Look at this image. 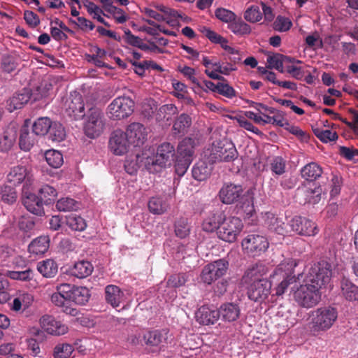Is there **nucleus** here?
Returning <instances> with one entry per match:
<instances>
[{
	"label": "nucleus",
	"mask_w": 358,
	"mask_h": 358,
	"mask_svg": "<svg viewBox=\"0 0 358 358\" xmlns=\"http://www.w3.org/2000/svg\"><path fill=\"white\" fill-rule=\"evenodd\" d=\"M297 266L296 260L293 259H287L280 264L270 275V282L273 283L278 282V285L274 288V295H282L288 286L296 282V278L294 273V268Z\"/></svg>",
	"instance_id": "f257e3e1"
},
{
	"label": "nucleus",
	"mask_w": 358,
	"mask_h": 358,
	"mask_svg": "<svg viewBox=\"0 0 358 358\" xmlns=\"http://www.w3.org/2000/svg\"><path fill=\"white\" fill-rule=\"evenodd\" d=\"M310 328L314 333L329 330L336 322L338 313L336 308L327 306L317 308L310 313Z\"/></svg>",
	"instance_id": "f03ea898"
},
{
	"label": "nucleus",
	"mask_w": 358,
	"mask_h": 358,
	"mask_svg": "<svg viewBox=\"0 0 358 358\" xmlns=\"http://www.w3.org/2000/svg\"><path fill=\"white\" fill-rule=\"evenodd\" d=\"M175 158L174 146L170 143L166 142L158 146L156 155L154 157H146L144 164L145 168L152 171L153 166H158L159 168H164L171 166Z\"/></svg>",
	"instance_id": "7ed1b4c3"
},
{
	"label": "nucleus",
	"mask_w": 358,
	"mask_h": 358,
	"mask_svg": "<svg viewBox=\"0 0 358 358\" xmlns=\"http://www.w3.org/2000/svg\"><path fill=\"white\" fill-rule=\"evenodd\" d=\"M134 106V101L129 96H118L108 106V116L113 120L125 119L133 113Z\"/></svg>",
	"instance_id": "20e7f679"
},
{
	"label": "nucleus",
	"mask_w": 358,
	"mask_h": 358,
	"mask_svg": "<svg viewBox=\"0 0 358 358\" xmlns=\"http://www.w3.org/2000/svg\"><path fill=\"white\" fill-rule=\"evenodd\" d=\"M238 155V153L233 143L217 141L213 144L208 161L211 164L220 162H229L235 160Z\"/></svg>",
	"instance_id": "39448f33"
},
{
	"label": "nucleus",
	"mask_w": 358,
	"mask_h": 358,
	"mask_svg": "<svg viewBox=\"0 0 358 358\" xmlns=\"http://www.w3.org/2000/svg\"><path fill=\"white\" fill-rule=\"evenodd\" d=\"M295 301L301 307L310 308L316 306L321 299L320 289L307 282L294 292Z\"/></svg>",
	"instance_id": "423d86ee"
},
{
	"label": "nucleus",
	"mask_w": 358,
	"mask_h": 358,
	"mask_svg": "<svg viewBox=\"0 0 358 358\" xmlns=\"http://www.w3.org/2000/svg\"><path fill=\"white\" fill-rule=\"evenodd\" d=\"M331 275V265L327 262H321L311 266L306 280L320 289L330 282Z\"/></svg>",
	"instance_id": "0eeeda50"
},
{
	"label": "nucleus",
	"mask_w": 358,
	"mask_h": 358,
	"mask_svg": "<svg viewBox=\"0 0 358 358\" xmlns=\"http://www.w3.org/2000/svg\"><path fill=\"white\" fill-rule=\"evenodd\" d=\"M243 227L242 220L237 217H225L224 215L219 231H217L218 238L221 240L233 243Z\"/></svg>",
	"instance_id": "6e6552de"
},
{
	"label": "nucleus",
	"mask_w": 358,
	"mask_h": 358,
	"mask_svg": "<svg viewBox=\"0 0 358 358\" xmlns=\"http://www.w3.org/2000/svg\"><path fill=\"white\" fill-rule=\"evenodd\" d=\"M104 120L103 113L100 108L96 107L90 108L84 125L85 134L91 138L99 136L104 129Z\"/></svg>",
	"instance_id": "1a4fd4ad"
},
{
	"label": "nucleus",
	"mask_w": 358,
	"mask_h": 358,
	"mask_svg": "<svg viewBox=\"0 0 358 358\" xmlns=\"http://www.w3.org/2000/svg\"><path fill=\"white\" fill-rule=\"evenodd\" d=\"M69 290V284L63 283L57 286V292L52 294L51 301L56 306L60 308L63 313L71 316H76L78 314V310L71 306L68 295Z\"/></svg>",
	"instance_id": "9d476101"
},
{
	"label": "nucleus",
	"mask_w": 358,
	"mask_h": 358,
	"mask_svg": "<svg viewBox=\"0 0 358 358\" xmlns=\"http://www.w3.org/2000/svg\"><path fill=\"white\" fill-rule=\"evenodd\" d=\"M229 262L220 259L205 266L201 274V280L208 285H210L217 279L222 277L227 273Z\"/></svg>",
	"instance_id": "9b49d317"
},
{
	"label": "nucleus",
	"mask_w": 358,
	"mask_h": 358,
	"mask_svg": "<svg viewBox=\"0 0 358 358\" xmlns=\"http://www.w3.org/2000/svg\"><path fill=\"white\" fill-rule=\"evenodd\" d=\"M243 250L249 255L255 257L266 251L269 243L266 237L259 234H248L241 243Z\"/></svg>",
	"instance_id": "f8f14e48"
},
{
	"label": "nucleus",
	"mask_w": 358,
	"mask_h": 358,
	"mask_svg": "<svg viewBox=\"0 0 358 358\" xmlns=\"http://www.w3.org/2000/svg\"><path fill=\"white\" fill-rule=\"evenodd\" d=\"M245 286L248 298L257 303L265 301L271 292V282L268 280H259Z\"/></svg>",
	"instance_id": "ddd939ff"
},
{
	"label": "nucleus",
	"mask_w": 358,
	"mask_h": 358,
	"mask_svg": "<svg viewBox=\"0 0 358 358\" xmlns=\"http://www.w3.org/2000/svg\"><path fill=\"white\" fill-rule=\"evenodd\" d=\"M64 108L66 114L74 120H80L85 115L83 96L77 92L70 94L64 103Z\"/></svg>",
	"instance_id": "4468645a"
},
{
	"label": "nucleus",
	"mask_w": 358,
	"mask_h": 358,
	"mask_svg": "<svg viewBox=\"0 0 358 358\" xmlns=\"http://www.w3.org/2000/svg\"><path fill=\"white\" fill-rule=\"evenodd\" d=\"M289 225L292 231L301 236H315L319 232L317 226L314 222L301 216H295L292 218Z\"/></svg>",
	"instance_id": "2eb2a0df"
},
{
	"label": "nucleus",
	"mask_w": 358,
	"mask_h": 358,
	"mask_svg": "<svg viewBox=\"0 0 358 358\" xmlns=\"http://www.w3.org/2000/svg\"><path fill=\"white\" fill-rule=\"evenodd\" d=\"M8 182L16 186L24 182L23 189L32 185L33 176L24 166H16L11 169L7 176Z\"/></svg>",
	"instance_id": "dca6fc26"
},
{
	"label": "nucleus",
	"mask_w": 358,
	"mask_h": 358,
	"mask_svg": "<svg viewBox=\"0 0 358 358\" xmlns=\"http://www.w3.org/2000/svg\"><path fill=\"white\" fill-rule=\"evenodd\" d=\"M40 324L45 331L51 335L61 336L68 331V327L52 315L42 316L40 319Z\"/></svg>",
	"instance_id": "f3484780"
},
{
	"label": "nucleus",
	"mask_w": 358,
	"mask_h": 358,
	"mask_svg": "<svg viewBox=\"0 0 358 358\" xmlns=\"http://www.w3.org/2000/svg\"><path fill=\"white\" fill-rule=\"evenodd\" d=\"M129 142L126 134L120 129L114 131L109 140V148L116 155L125 154L129 148Z\"/></svg>",
	"instance_id": "a211bd4d"
},
{
	"label": "nucleus",
	"mask_w": 358,
	"mask_h": 358,
	"mask_svg": "<svg viewBox=\"0 0 358 358\" xmlns=\"http://www.w3.org/2000/svg\"><path fill=\"white\" fill-rule=\"evenodd\" d=\"M243 189L241 185L224 183L219 192L220 200L224 204H231L241 196Z\"/></svg>",
	"instance_id": "6ab92c4d"
},
{
	"label": "nucleus",
	"mask_w": 358,
	"mask_h": 358,
	"mask_svg": "<svg viewBox=\"0 0 358 358\" xmlns=\"http://www.w3.org/2000/svg\"><path fill=\"white\" fill-rule=\"evenodd\" d=\"M124 134L131 145H142L147 138V131L145 127L138 122L130 124Z\"/></svg>",
	"instance_id": "aec40b11"
},
{
	"label": "nucleus",
	"mask_w": 358,
	"mask_h": 358,
	"mask_svg": "<svg viewBox=\"0 0 358 358\" xmlns=\"http://www.w3.org/2000/svg\"><path fill=\"white\" fill-rule=\"evenodd\" d=\"M22 203L24 207L30 213L42 216L45 214L43 209V201L40 196L29 192L28 189H23Z\"/></svg>",
	"instance_id": "412c9836"
},
{
	"label": "nucleus",
	"mask_w": 358,
	"mask_h": 358,
	"mask_svg": "<svg viewBox=\"0 0 358 358\" xmlns=\"http://www.w3.org/2000/svg\"><path fill=\"white\" fill-rule=\"evenodd\" d=\"M267 273V268L262 264H255L249 266L242 277L241 282L243 285L267 280L264 276Z\"/></svg>",
	"instance_id": "4be33fe9"
},
{
	"label": "nucleus",
	"mask_w": 358,
	"mask_h": 358,
	"mask_svg": "<svg viewBox=\"0 0 358 358\" xmlns=\"http://www.w3.org/2000/svg\"><path fill=\"white\" fill-rule=\"evenodd\" d=\"M105 300L113 308H118L125 301L126 296L118 286L108 285L105 287Z\"/></svg>",
	"instance_id": "5701e85b"
},
{
	"label": "nucleus",
	"mask_w": 358,
	"mask_h": 358,
	"mask_svg": "<svg viewBox=\"0 0 358 358\" xmlns=\"http://www.w3.org/2000/svg\"><path fill=\"white\" fill-rule=\"evenodd\" d=\"M219 318L218 310L207 306H201L196 312V321L203 325L214 324Z\"/></svg>",
	"instance_id": "b1692460"
},
{
	"label": "nucleus",
	"mask_w": 358,
	"mask_h": 358,
	"mask_svg": "<svg viewBox=\"0 0 358 358\" xmlns=\"http://www.w3.org/2000/svg\"><path fill=\"white\" fill-rule=\"evenodd\" d=\"M31 96V90L28 88H23L19 92L15 93L12 97L7 101V108L10 112L22 108L30 100Z\"/></svg>",
	"instance_id": "393cba45"
},
{
	"label": "nucleus",
	"mask_w": 358,
	"mask_h": 358,
	"mask_svg": "<svg viewBox=\"0 0 358 358\" xmlns=\"http://www.w3.org/2000/svg\"><path fill=\"white\" fill-rule=\"evenodd\" d=\"M217 310L220 318L224 322H234L238 319L241 315L239 305L233 302L224 303Z\"/></svg>",
	"instance_id": "a878e982"
},
{
	"label": "nucleus",
	"mask_w": 358,
	"mask_h": 358,
	"mask_svg": "<svg viewBox=\"0 0 358 358\" xmlns=\"http://www.w3.org/2000/svg\"><path fill=\"white\" fill-rule=\"evenodd\" d=\"M69 292H68L69 300L78 305H85L90 299V290L82 286H75L69 284Z\"/></svg>",
	"instance_id": "bb28decb"
},
{
	"label": "nucleus",
	"mask_w": 358,
	"mask_h": 358,
	"mask_svg": "<svg viewBox=\"0 0 358 358\" xmlns=\"http://www.w3.org/2000/svg\"><path fill=\"white\" fill-rule=\"evenodd\" d=\"M194 140L192 138H185L178 145L176 157L180 159L193 160L194 153Z\"/></svg>",
	"instance_id": "cd10ccee"
},
{
	"label": "nucleus",
	"mask_w": 358,
	"mask_h": 358,
	"mask_svg": "<svg viewBox=\"0 0 358 358\" xmlns=\"http://www.w3.org/2000/svg\"><path fill=\"white\" fill-rule=\"evenodd\" d=\"M93 270L94 267L91 262L82 260L76 262L69 268V273L71 275L82 279L90 275Z\"/></svg>",
	"instance_id": "c85d7f7f"
},
{
	"label": "nucleus",
	"mask_w": 358,
	"mask_h": 358,
	"mask_svg": "<svg viewBox=\"0 0 358 358\" xmlns=\"http://www.w3.org/2000/svg\"><path fill=\"white\" fill-rule=\"evenodd\" d=\"M264 222L269 230L283 235L287 232L285 222L272 213L266 212L264 215Z\"/></svg>",
	"instance_id": "c756f323"
},
{
	"label": "nucleus",
	"mask_w": 358,
	"mask_h": 358,
	"mask_svg": "<svg viewBox=\"0 0 358 358\" xmlns=\"http://www.w3.org/2000/svg\"><path fill=\"white\" fill-rule=\"evenodd\" d=\"M224 215V213L219 210L210 213L202 223L203 229L208 232L219 231Z\"/></svg>",
	"instance_id": "7c9ffc66"
},
{
	"label": "nucleus",
	"mask_w": 358,
	"mask_h": 358,
	"mask_svg": "<svg viewBox=\"0 0 358 358\" xmlns=\"http://www.w3.org/2000/svg\"><path fill=\"white\" fill-rule=\"evenodd\" d=\"M212 170L211 165L204 160H199L192 168V177L198 181H204L210 176Z\"/></svg>",
	"instance_id": "2f4dec72"
},
{
	"label": "nucleus",
	"mask_w": 358,
	"mask_h": 358,
	"mask_svg": "<svg viewBox=\"0 0 358 358\" xmlns=\"http://www.w3.org/2000/svg\"><path fill=\"white\" fill-rule=\"evenodd\" d=\"M341 289L342 295L346 300L349 301L358 300V286L348 278H342L341 281Z\"/></svg>",
	"instance_id": "473e14b6"
},
{
	"label": "nucleus",
	"mask_w": 358,
	"mask_h": 358,
	"mask_svg": "<svg viewBox=\"0 0 358 358\" xmlns=\"http://www.w3.org/2000/svg\"><path fill=\"white\" fill-rule=\"evenodd\" d=\"M192 124L191 117L186 114H180L174 121L173 124V131L175 135H185Z\"/></svg>",
	"instance_id": "72a5a7b5"
},
{
	"label": "nucleus",
	"mask_w": 358,
	"mask_h": 358,
	"mask_svg": "<svg viewBox=\"0 0 358 358\" xmlns=\"http://www.w3.org/2000/svg\"><path fill=\"white\" fill-rule=\"evenodd\" d=\"M236 208L237 213L243 215L245 219L253 217L255 214L253 198L251 196L242 197Z\"/></svg>",
	"instance_id": "f704fd0d"
},
{
	"label": "nucleus",
	"mask_w": 358,
	"mask_h": 358,
	"mask_svg": "<svg viewBox=\"0 0 358 358\" xmlns=\"http://www.w3.org/2000/svg\"><path fill=\"white\" fill-rule=\"evenodd\" d=\"M50 240L48 236H39L29 245L28 250L34 255H43L49 248Z\"/></svg>",
	"instance_id": "c9c22d12"
},
{
	"label": "nucleus",
	"mask_w": 358,
	"mask_h": 358,
	"mask_svg": "<svg viewBox=\"0 0 358 358\" xmlns=\"http://www.w3.org/2000/svg\"><path fill=\"white\" fill-rule=\"evenodd\" d=\"M301 173L305 180L314 181L321 176L322 169L317 163L311 162L302 168Z\"/></svg>",
	"instance_id": "e433bc0d"
},
{
	"label": "nucleus",
	"mask_w": 358,
	"mask_h": 358,
	"mask_svg": "<svg viewBox=\"0 0 358 358\" xmlns=\"http://www.w3.org/2000/svg\"><path fill=\"white\" fill-rule=\"evenodd\" d=\"M37 270L43 277L52 278L57 274L58 267L52 259H45L37 264Z\"/></svg>",
	"instance_id": "4c0bfd02"
},
{
	"label": "nucleus",
	"mask_w": 358,
	"mask_h": 358,
	"mask_svg": "<svg viewBox=\"0 0 358 358\" xmlns=\"http://www.w3.org/2000/svg\"><path fill=\"white\" fill-rule=\"evenodd\" d=\"M34 135L29 132L27 127H22L19 138L20 148L24 151L30 150L36 142Z\"/></svg>",
	"instance_id": "58836bf2"
},
{
	"label": "nucleus",
	"mask_w": 358,
	"mask_h": 358,
	"mask_svg": "<svg viewBox=\"0 0 358 358\" xmlns=\"http://www.w3.org/2000/svg\"><path fill=\"white\" fill-rule=\"evenodd\" d=\"M66 136L64 126L59 122H52L48 131V138L52 142L59 143L65 139Z\"/></svg>",
	"instance_id": "ea45409f"
},
{
	"label": "nucleus",
	"mask_w": 358,
	"mask_h": 358,
	"mask_svg": "<svg viewBox=\"0 0 358 358\" xmlns=\"http://www.w3.org/2000/svg\"><path fill=\"white\" fill-rule=\"evenodd\" d=\"M148 209L150 213L155 215H162L164 213L169 205L163 200L162 198L159 196H153L148 201Z\"/></svg>",
	"instance_id": "a19ab883"
},
{
	"label": "nucleus",
	"mask_w": 358,
	"mask_h": 358,
	"mask_svg": "<svg viewBox=\"0 0 358 358\" xmlns=\"http://www.w3.org/2000/svg\"><path fill=\"white\" fill-rule=\"evenodd\" d=\"M228 28L236 35L243 36L249 34L251 32V28L249 24L245 22L241 18H237L231 21L228 24Z\"/></svg>",
	"instance_id": "79ce46f5"
},
{
	"label": "nucleus",
	"mask_w": 358,
	"mask_h": 358,
	"mask_svg": "<svg viewBox=\"0 0 358 358\" xmlns=\"http://www.w3.org/2000/svg\"><path fill=\"white\" fill-rule=\"evenodd\" d=\"M52 121L50 118L44 117L38 118L32 125L33 134L36 136H43L48 133Z\"/></svg>",
	"instance_id": "37998d69"
},
{
	"label": "nucleus",
	"mask_w": 358,
	"mask_h": 358,
	"mask_svg": "<svg viewBox=\"0 0 358 358\" xmlns=\"http://www.w3.org/2000/svg\"><path fill=\"white\" fill-rule=\"evenodd\" d=\"M16 139L15 133L13 131H4L0 136V151L6 152L11 149Z\"/></svg>",
	"instance_id": "c03bdc74"
},
{
	"label": "nucleus",
	"mask_w": 358,
	"mask_h": 358,
	"mask_svg": "<svg viewBox=\"0 0 358 358\" xmlns=\"http://www.w3.org/2000/svg\"><path fill=\"white\" fill-rule=\"evenodd\" d=\"M38 194L44 204L48 205L55 201L57 192L53 187L45 185L38 190Z\"/></svg>",
	"instance_id": "a18cd8bd"
},
{
	"label": "nucleus",
	"mask_w": 358,
	"mask_h": 358,
	"mask_svg": "<svg viewBox=\"0 0 358 358\" xmlns=\"http://www.w3.org/2000/svg\"><path fill=\"white\" fill-rule=\"evenodd\" d=\"M45 158L47 163L55 169L60 167L64 162L62 154L59 151L55 150L46 151Z\"/></svg>",
	"instance_id": "49530a36"
},
{
	"label": "nucleus",
	"mask_w": 358,
	"mask_h": 358,
	"mask_svg": "<svg viewBox=\"0 0 358 358\" xmlns=\"http://www.w3.org/2000/svg\"><path fill=\"white\" fill-rule=\"evenodd\" d=\"M66 224L74 231H82L85 229L87 223L85 220L76 214H71L66 217Z\"/></svg>",
	"instance_id": "de8ad7c7"
},
{
	"label": "nucleus",
	"mask_w": 358,
	"mask_h": 358,
	"mask_svg": "<svg viewBox=\"0 0 358 358\" xmlns=\"http://www.w3.org/2000/svg\"><path fill=\"white\" fill-rule=\"evenodd\" d=\"M313 134L323 143L334 141L338 138V134L336 131L329 129H322L320 127H313Z\"/></svg>",
	"instance_id": "09e8293b"
},
{
	"label": "nucleus",
	"mask_w": 358,
	"mask_h": 358,
	"mask_svg": "<svg viewBox=\"0 0 358 358\" xmlns=\"http://www.w3.org/2000/svg\"><path fill=\"white\" fill-rule=\"evenodd\" d=\"M145 343L148 345L157 346L164 339L163 333L159 330L150 331L143 335Z\"/></svg>",
	"instance_id": "8fccbe9b"
},
{
	"label": "nucleus",
	"mask_w": 358,
	"mask_h": 358,
	"mask_svg": "<svg viewBox=\"0 0 358 358\" xmlns=\"http://www.w3.org/2000/svg\"><path fill=\"white\" fill-rule=\"evenodd\" d=\"M0 197L4 203L12 204L16 201L17 193L13 187L9 185H3L0 187Z\"/></svg>",
	"instance_id": "3c124183"
},
{
	"label": "nucleus",
	"mask_w": 358,
	"mask_h": 358,
	"mask_svg": "<svg viewBox=\"0 0 358 358\" xmlns=\"http://www.w3.org/2000/svg\"><path fill=\"white\" fill-rule=\"evenodd\" d=\"M56 207L59 211H71L79 208V203L74 199L65 197L57 201Z\"/></svg>",
	"instance_id": "603ef678"
},
{
	"label": "nucleus",
	"mask_w": 358,
	"mask_h": 358,
	"mask_svg": "<svg viewBox=\"0 0 358 358\" xmlns=\"http://www.w3.org/2000/svg\"><path fill=\"white\" fill-rule=\"evenodd\" d=\"M283 55L275 53L269 54L267 57L266 62L268 63V69H275L280 73L284 72L283 63H282Z\"/></svg>",
	"instance_id": "864d4df0"
},
{
	"label": "nucleus",
	"mask_w": 358,
	"mask_h": 358,
	"mask_svg": "<svg viewBox=\"0 0 358 358\" xmlns=\"http://www.w3.org/2000/svg\"><path fill=\"white\" fill-rule=\"evenodd\" d=\"M270 169L273 174L282 175L286 169L285 159L280 156L274 157L270 162Z\"/></svg>",
	"instance_id": "5fc2aeb1"
},
{
	"label": "nucleus",
	"mask_w": 358,
	"mask_h": 358,
	"mask_svg": "<svg viewBox=\"0 0 358 358\" xmlns=\"http://www.w3.org/2000/svg\"><path fill=\"white\" fill-rule=\"evenodd\" d=\"M73 351V348L68 343H59L53 350L54 358H68Z\"/></svg>",
	"instance_id": "6e6d98bb"
},
{
	"label": "nucleus",
	"mask_w": 358,
	"mask_h": 358,
	"mask_svg": "<svg viewBox=\"0 0 358 358\" xmlns=\"http://www.w3.org/2000/svg\"><path fill=\"white\" fill-rule=\"evenodd\" d=\"M244 18L249 22L255 23L262 19V13L258 6L252 5L245 11Z\"/></svg>",
	"instance_id": "4d7b16f0"
},
{
	"label": "nucleus",
	"mask_w": 358,
	"mask_h": 358,
	"mask_svg": "<svg viewBox=\"0 0 358 358\" xmlns=\"http://www.w3.org/2000/svg\"><path fill=\"white\" fill-rule=\"evenodd\" d=\"M178 113V108L173 103L164 104L159 107L157 111L158 118L169 120L171 116Z\"/></svg>",
	"instance_id": "13d9d810"
},
{
	"label": "nucleus",
	"mask_w": 358,
	"mask_h": 358,
	"mask_svg": "<svg viewBox=\"0 0 358 358\" xmlns=\"http://www.w3.org/2000/svg\"><path fill=\"white\" fill-rule=\"evenodd\" d=\"M18 66L16 57L12 55H3L1 62V68L3 71L10 73L14 71Z\"/></svg>",
	"instance_id": "bf43d9fd"
},
{
	"label": "nucleus",
	"mask_w": 358,
	"mask_h": 358,
	"mask_svg": "<svg viewBox=\"0 0 358 358\" xmlns=\"http://www.w3.org/2000/svg\"><path fill=\"white\" fill-rule=\"evenodd\" d=\"M187 281V275L185 273H175L170 275L167 280V287L177 288L185 285Z\"/></svg>",
	"instance_id": "052dcab7"
},
{
	"label": "nucleus",
	"mask_w": 358,
	"mask_h": 358,
	"mask_svg": "<svg viewBox=\"0 0 358 358\" xmlns=\"http://www.w3.org/2000/svg\"><path fill=\"white\" fill-rule=\"evenodd\" d=\"M175 234L180 238H185L189 234V227L187 224V220L185 218H180L174 225Z\"/></svg>",
	"instance_id": "680f3d73"
},
{
	"label": "nucleus",
	"mask_w": 358,
	"mask_h": 358,
	"mask_svg": "<svg viewBox=\"0 0 358 358\" xmlns=\"http://www.w3.org/2000/svg\"><path fill=\"white\" fill-rule=\"evenodd\" d=\"M7 275L13 280L29 281L34 278V272L30 268L21 271H10L8 272Z\"/></svg>",
	"instance_id": "e2e57ef3"
},
{
	"label": "nucleus",
	"mask_w": 358,
	"mask_h": 358,
	"mask_svg": "<svg viewBox=\"0 0 358 358\" xmlns=\"http://www.w3.org/2000/svg\"><path fill=\"white\" fill-rule=\"evenodd\" d=\"M215 15L220 21L228 23V24L235 20L236 17L234 12L224 8H217L215 11Z\"/></svg>",
	"instance_id": "0e129e2a"
},
{
	"label": "nucleus",
	"mask_w": 358,
	"mask_h": 358,
	"mask_svg": "<svg viewBox=\"0 0 358 358\" xmlns=\"http://www.w3.org/2000/svg\"><path fill=\"white\" fill-rule=\"evenodd\" d=\"M292 25V22L289 18L279 15L273 22V28L275 31L282 32L288 31L291 28Z\"/></svg>",
	"instance_id": "69168bd1"
},
{
	"label": "nucleus",
	"mask_w": 358,
	"mask_h": 358,
	"mask_svg": "<svg viewBox=\"0 0 358 358\" xmlns=\"http://www.w3.org/2000/svg\"><path fill=\"white\" fill-rule=\"evenodd\" d=\"M233 119L236 120L239 126L244 128L245 129L257 135L262 134V132L257 127H255L252 123L248 121L245 117L238 116L234 117Z\"/></svg>",
	"instance_id": "338daca9"
},
{
	"label": "nucleus",
	"mask_w": 358,
	"mask_h": 358,
	"mask_svg": "<svg viewBox=\"0 0 358 358\" xmlns=\"http://www.w3.org/2000/svg\"><path fill=\"white\" fill-rule=\"evenodd\" d=\"M176 161L175 170L176 173L179 176H182L187 172L192 162L190 159H184L176 157L174 159Z\"/></svg>",
	"instance_id": "774afa93"
}]
</instances>
